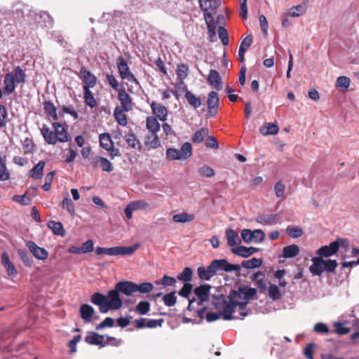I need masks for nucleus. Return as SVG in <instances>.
<instances>
[{
	"mask_svg": "<svg viewBox=\"0 0 359 359\" xmlns=\"http://www.w3.org/2000/svg\"><path fill=\"white\" fill-rule=\"evenodd\" d=\"M252 280L255 283L256 285L262 290L267 287L266 280L264 274L261 271H257L253 274Z\"/></svg>",
	"mask_w": 359,
	"mask_h": 359,
	"instance_id": "obj_38",
	"label": "nucleus"
},
{
	"mask_svg": "<svg viewBox=\"0 0 359 359\" xmlns=\"http://www.w3.org/2000/svg\"><path fill=\"white\" fill-rule=\"evenodd\" d=\"M209 132L207 128H201L200 130H197L193 137L192 141L194 143H201L205 137L208 136Z\"/></svg>",
	"mask_w": 359,
	"mask_h": 359,
	"instance_id": "obj_46",
	"label": "nucleus"
},
{
	"mask_svg": "<svg viewBox=\"0 0 359 359\" xmlns=\"http://www.w3.org/2000/svg\"><path fill=\"white\" fill-rule=\"evenodd\" d=\"M116 65L120 77L123 80L126 79L136 84L139 83L135 75L130 71L129 66L123 57L120 56L117 58Z\"/></svg>",
	"mask_w": 359,
	"mask_h": 359,
	"instance_id": "obj_8",
	"label": "nucleus"
},
{
	"mask_svg": "<svg viewBox=\"0 0 359 359\" xmlns=\"http://www.w3.org/2000/svg\"><path fill=\"white\" fill-rule=\"evenodd\" d=\"M240 291L243 293V299L247 301L252 299L257 294V290L252 287H240Z\"/></svg>",
	"mask_w": 359,
	"mask_h": 359,
	"instance_id": "obj_54",
	"label": "nucleus"
},
{
	"mask_svg": "<svg viewBox=\"0 0 359 359\" xmlns=\"http://www.w3.org/2000/svg\"><path fill=\"white\" fill-rule=\"evenodd\" d=\"M279 131V127L276 123H267L259 128V132L263 135H276Z\"/></svg>",
	"mask_w": 359,
	"mask_h": 359,
	"instance_id": "obj_30",
	"label": "nucleus"
},
{
	"mask_svg": "<svg viewBox=\"0 0 359 359\" xmlns=\"http://www.w3.org/2000/svg\"><path fill=\"white\" fill-rule=\"evenodd\" d=\"M26 246L36 259L45 261L48 259L49 255L48 250L38 246L34 241H27L26 243Z\"/></svg>",
	"mask_w": 359,
	"mask_h": 359,
	"instance_id": "obj_10",
	"label": "nucleus"
},
{
	"mask_svg": "<svg viewBox=\"0 0 359 359\" xmlns=\"http://www.w3.org/2000/svg\"><path fill=\"white\" fill-rule=\"evenodd\" d=\"M286 233L293 238H299L304 233L302 229L297 226H288L286 229Z\"/></svg>",
	"mask_w": 359,
	"mask_h": 359,
	"instance_id": "obj_48",
	"label": "nucleus"
},
{
	"mask_svg": "<svg viewBox=\"0 0 359 359\" xmlns=\"http://www.w3.org/2000/svg\"><path fill=\"white\" fill-rule=\"evenodd\" d=\"M274 191L277 198H283L285 192V185L282 181H278L274 186Z\"/></svg>",
	"mask_w": 359,
	"mask_h": 359,
	"instance_id": "obj_59",
	"label": "nucleus"
},
{
	"mask_svg": "<svg viewBox=\"0 0 359 359\" xmlns=\"http://www.w3.org/2000/svg\"><path fill=\"white\" fill-rule=\"evenodd\" d=\"M226 300L224 295L213 297L212 304L216 309H222V318L225 320L238 319L237 316H233L235 312L236 304L241 302L243 293L240 291V287L236 290H231Z\"/></svg>",
	"mask_w": 359,
	"mask_h": 359,
	"instance_id": "obj_1",
	"label": "nucleus"
},
{
	"mask_svg": "<svg viewBox=\"0 0 359 359\" xmlns=\"http://www.w3.org/2000/svg\"><path fill=\"white\" fill-rule=\"evenodd\" d=\"M192 289L193 285L189 283H186L179 291L178 294L182 297L188 298L192 291Z\"/></svg>",
	"mask_w": 359,
	"mask_h": 359,
	"instance_id": "obj_63",
	"label": "nucleus"
},
{
	"mask_svg": "<svg viewBox=\"0 0 359 359\" xmlns=\"http://www.w3.org/2000/svg\"><path fill=\"white\" fill-rule=\"evenodd\" d=\"M207 80L208 83L216 90L222 89V78L217 70L210 69Z\"/></svg>",
	"mask_w": 359,
	"mask_h": 359,
	"instance_id": "obj_24",
	"label": "nucleus"
},
{
	"mask_svg": "<svg viewBox=\"0 0 359 359\" xmlns=\"http://www.w3.org/2000/svg\"><path fill=\"white\" fill-rule=\"evenodd\" d=\"M262 264V259L253 257L250 260L243 261L241 266L248 269L259 267Z\"/></svg>",
	"mask_w": 359,
	"mask_h": 359,
	"instance_id": "obj_45",
	"label": "nucleus"
},
{
	"mask_svg": "<svg viewBox=\"0 0 359 359\" xmlns=\"http://www.w3.org/2000/svg\"><path fill=\"white\" fill-rule=\"evenodd\" d=\"M306 1L307 0H305L303 1L302 4L289 9V11H287L288 15L290 17L296 18L303 15L306 12L305 6L306 4Z\"/></svg>",
	"mask_w": 359,
	"mask_h": 359,
	"instance_id": "obj_40",
	"label": "nucleus"
},
{
	"mask_svg": "<svg viewBox=\"0 0 359 359\" xmlns=\"http://www.w3.org/2000/svg\"><path fill=\"white\" fill-rule=\"evenodd\" d=\"M53 130L46 124H43L40 129L41 133L46 143L55 145L57 142H67L69 139L67 126L60 122H53Z\"/></svg>",
	"mask_w": 359,
	"mask_h": 359,
	"instance_id": "obj_2",
	"label": "nucleus"
},
{
	"mask_svg": "<svg viewBox=\"0 0 359 359\" xmlns=\"http://www.w3.org/2000/svg\"><path fill=\"white\" fill-rule=\"evenodd\" d=\"M130 205L131 207H133L135 211L139 210H146L149 207V203L143 199L132 201L130 203Z\"/></svg>",
	"mask_w": 359,
	"mask_h": 359,
	"instance_id": "obj_55",
	"label": "nucleus"
},
{
	"mask_svg": "<svg viewBox=\"0 0 359 359\" xmlns=\"http://www.w3.org/2000/svg\"><path fill=\"white\" fill-rule=\"evenodd\" d=\"M231 251L236 255L241 256L242 257H248L250 255L257 252L259 249L255 247L248 248L243 245H240L233 248Z\"/></svg>",
	"mask_w": 359,
	"mask_h": 359,
	"instance_id": "obj_20",
	"label": "nucleus"
},
{
	"mask_svg": "<svg viewBox=\"0 0 359 359\" xmlns=\"http://www.w3.org/2000/svg\"><path fill=\"white\" fill-rule=\"evenodd\" d=\"M189 67L186 64L178 65L177 69V75L181 80L184 79L188 75Z\"/></svg>",
	"mask_w": 359,
	"mask_h": 359,
	"instance_id": "obj_62",
	"label": "nucleus"
},
{
	"mask_svg": "<svg viewBox=\"0 0 359 359\" xmlns=\"http://www.w3.org/2000/svg\"><path fill=\"white\" fill-rule=\"evenodd\" d=\"M104 335H101L95 332H89L85 337V341L90 345H95L98 346L100 348H103L105 346V344H104Z\"/></svg>",
	"mask_w": 359,
	"mask_h": 359,
	"instance_id": "obj_18",
	"label": "nucleus"
},
{
	"mask_svg": "<svg viewBox=\"0 0 359 359\" xmlns=\"http://www.w3.org/2000/svg\"><path fill=\"white\" fill-rule=\"evenodd\" d=\"M269 297L273 301L278 300L281 297L278 287L275 284H270L268 288Z\"/></svg>",
	"mask_w": 359,
	"mask_h": 359,
	"instance_id": "obj_47",
	"label": "nucleus"
},
{
	"mask_svg": "<svg viewBox=\"0 0 359 359\" xmlns=\"http://www.w3.org/2000/svg\"><path fill=\"white\" fill-rule=\"evenodd\" d=\"M192 155V147L189 142L184 143L181 149L169 148L166 151V158L168 160H186Z\"/></svg>",
	"mask_w": 359,
	"mask_h": 359,
	"instance_id": "obj_6",
	"label": "nucleus"
},
{
	"mask_svg": "<svg viewBox=\"0 0 359 359\" xmlns=\"http://www.w3.org/2000/svg\"><path fill=\"white\" fill-rule=\"evenodd\" d=\"M1 261L4 266L6 270V273L10 277H15L18 274V271L15 266L11 263L9 259L8 255L6 252H4L1 255Z\"/></svg>",
	"mask_w": 359,
	"mask_h": 359,
	"instance_id": "obj_25",
	"label": "nucleus"
},
{
	"mask_svg": "<svg viewBox=\"0 0 359 359\" xmlns=\"http://www.w3.org/2000/svg\"><path fill=\"white\" fill-rule=\"evenodd\" d=\"M154 290V285L152 283L147 282L141 283L140 285L137 284L136 292H139L142 294L149 293Z\"/></svg>",
	"mask_w": 359,
	"mask_h": 359,
	"instance_id": "obj_56",
	"label": "nucleus"
},
{
	"mask_svg": "<svg viewBox=\"0 0 359 359\" xmlns=\"http://www.w3.org/2000/svg\"><path fill=\"white\" fill-rule=\"evenodd\" d=\"M93 165L94 168L101 167L103 171L108 172L114 169L112 163L108 159L100 156H96L93 158Z\"/></svg>",
	"mask_w": 359,
	"mask_h": 359,
	"instance_id": "obj_21",
	"label": "nucleus"
},
{
	"mask_svg": "<svg viewBox=\"0 0 359 359\" xmlns=\"http://www.w3.org/2000/svg\"><path fill=\"white\" fill-rule=\"evenodd\" d=\"M151 108L153 114H154L159 120L165 121L167 119L168 109L165 106L153 102L151 104Z\"/></svg>",
	"mask_w": 359,
	"mask_h": 359,
	"instance_id": "obj_22",
	"label": "nucleus"
},
{
	"mask_svg": "<svg viewBox=\"0 0 359 359\" xmlns=\"http://www.w3.org/2000/svg\"><path fill=\"white\" fill-rule=\"evenodd\" d=\"M337 266V262L334 259H324V271H326L328 273L334 272Z\"/></svg>",
	"mask_w": 359,
	"mask_h": 359,
	"instance_id": "obj_57",
	"label": "nucleus"
},
{
	"mask_svg": "<svg viewBox=\"0 0 359 359\" xmlns=\"http://www.w3.org/2000/svg\"><path fill=\"white\" fill-rule=\"evenodd\" d=\"M299 253V248L295 244L287 245L283 248L282 257L286 259L296 257Z\"/></svg>",
	"mask_w": 359,
	"mask_h": 359,
	"instance_id": "obj_31",
	"label": "nucleus"
},
{
	"mask_svg": "<svg viewBox=\"0 0 359 359\" xmlns=\"http://www.w3.org/2000/svg\"><path fill=\"white\" fill-rule=\"evenodd\" d=\"M219 99L217 93L211 91L208 95L207 106L208 114L210 117H215L218 113Z\"/></svg>",
	"mask_w": 359,
	"mask_h": 359,
	"instance_id": "obj_9",
	"label": "nucleus"
},
{
	"mask_svg": "<svg viewBox=\"0 0 359 359\" xmlns=\"http://www.w3.org/2000/svg\"><path fill=\"white\" fill-rule=\"evenodd\" d=\"M26 74L25 71L20 67L14 68L13 72H8L4 79V92L7 94H12L15 90V83H25Z\"/></svg>",
	"mask_w": 359,
	"mask_h": 359,
	"instance_id": "obj_4",
	"label": "nucleus"
},
{
	"mask_svg": "<svg viewBox=\"0 0 359 359\" xmlns=\"http://www.w3.org/2000/svg\"><path fill=\"white\" fill-rule=\"evenodd\" d=\"M193 271L189 267H185L182 272L179 273L177 276V279L182 281H184L188 283L192 278Z\"/></svg>",
	"mask_w": 359,
	"mask_h": 359,
	"instance_id": "obj_52",
	"label": "nucleus"
},
{
	"mask_svg": "<svg viewBox=\"0 0 359 359\" xmlns=\"http://www.w3.org/2000/svg\"><path fill=\"white\" fill-rule=\"evenodd\" d=\"M184 97L188 103L195 109L200 107L202 104L201 99L199 97H196L189 90L186 91Z\"/></svg>",
	"mask_w": 359,
	"mask_h": 359,
	"instance_id": "obj_37",
	"label": "nucleus"
},
{
	"mask_svg": "<svg viewBox=\"0 0 359 359\" xmlns=\"http://www.w3.org/2000/svg\"><path fill=\"white\" fill-rule=\"evenodd\" d=\"M147 128L152 133L157 134V133L160 130V124L158 122L156 118L154 116H149L147 118L146 121Z\"/></svg>",
	"mask_w": 359,
	"mask_h": 359,
	"instance_id": "obj_39",
	"label": "nucleus"
},
{
	"mask_svg": "<svg viewBox=\"0 0 359 359\" xmlns=\"http://www.w3.org/2000/svg\"><path fill=\"white\" fill-rule=\"evenodd\" d=\"M348 246V241L346 239L337 238L335 241L332 242L329 245H324L320 248L316 254L320 257H329L335 255L340 246Z\"/></svg>",
	"mask_w": 359,
	"mask_h": 359,
	"instance_id": "obj_7",
	"label": "nucleus"
},
{
	"mask_svg": "<svg viewBox=\"0 0 359 359\" xmlns=\"http://www.w3.org/2000/svg\"><path fill=\"white\" fill-rule=\"evenodd\" d=\"M150 303L147 301L140 302L135 307V311L140 315H146L150 311Z\"/></svg>",
	"mask_w": 359,
	"mask_h": 359,
	"instance_id": "obj_49",
	"label": "nucleus"
},
{
	"mask_svg": "<svg viewBox=\"0 0 359 359\" xmlns=\"http://www.w3.org/2000/svg\"><path fill=\"white\" fill-rule=\"evenodd\" d=\"M144 144L151 149H156L161 146V142L157 134L152 133L151 135L146 136Z\"/></svg>",
	"mask_w": 359,
	"mask_h": 359,
	"instance_id": "obj_41",
	"label": "nucleus"
},
{
	"mask_svg": "<svg viewBox=\"0 0 359 359\" xmlns=\"http://www.w3.org/2000/svg\"><path fill=\"white\" fill-rule=\"evenodd\" d=\"M312 264L309 267L311 273L314 276H320L324 271V259L322 257H313Z\"/></svg>",
	"mask_w": 359,
	"mask_h": 359,
	"instance_id": "obj_19",
	"label": "nucleus"
},
{
	"mask_svg": "<svg viewBox=\"0 0 359 359\" xmlns=\"http://www.w3.org/2000/svg\"><path fill=\"white\" fill-rule=\"evenodd\" d=\"M219 37L222 41L224 46L229 45V34L227 30L224 27H219L218 29Z\"/></svg>",
	"mask_w": 359,
	"mask_h": 359,
	"instance_id": "obj_61",
	"label": "nucleus"
},
{
	"mask_svg": "<svg viewBox=\"0 0 359 359\" xmlns=\"http://www.w3.org/2000/svg\"><path fill=\"white\" fill-rule=\"evenodd\" d=\"M257 222L264 225H271L279 222V217L276 214L263 215L257 217Z\"/></svg>",
	"mask_w": 359,
	"mask_h": 359,
	"instance_id": "obj_29",
	"label": "nucleus"
},
{
	"mask_svg": "<svg viewBox=\"0 0 359 359\" xmlns=\"http://www.w3.org/2000/svg\"><path fill=\"white\" fill-rule=\"evenodd\" d=\"M100 144L102 148L107 151L113 149L114 143L109 133H102L100 135Z\"/></svg>",
	"mask_w": 359,
	"mask_h": 359,
	"instance_id": "obj_36",
	"label": "nucleus"
},
{
	"mask_svg": "<svg viewBox=\"0 0 359 359\" xmlns=\"http://www.w3.org/2000/svg\"><path fill=\"white\" fill-rule=\"evenodd\" d=\"M199 174L205 177H211L215 175L214 170L208 165L202 166L198 169Z\"/></svg>",
	"mask_w": 359,
	"mask_h": 359,
	"instance_id": "obj_64",
	"label": "nucleus"
},
{
	"mask_svg": "<svg viewBox=\"0 0 359 359\" xmlns=\"http://www.w3.org/2000/svg\"><path fill=\"white\" fill-rule=\"evenodd\" d=\"M125 110L120 107H116L114 109V116L116 121L121 126H125L128 123L127 116L125 114Z\"/></svg>",
	"mask_w": 359,
	"mask_h": 359,
	"instance_id": "obj_34",
	"label": "nucleus"
},
{
	"mask_svg": "<svg viewBox=\"0 0 359 359\" xmlns=\"http://www.w3.org/2000/svg\"><path fill=\"white\" fill-rule=\"evenodd\" d=\"M8 121L7 108L4 105L0 104V128L6 127Z\"/></svg>",
	"mask_w": 359,
	"mask_h": 359,
	"instance_id": "obj_50",
	"label": "nucleus"
},
{
	"mask_svg": "<svg viewBox=\"0 0 359 359\" xmlns=\"http://www.w3.org/2000/svg\"><path fill=\"white\" fill-rule=\"evenodd\" d=\"M90 302L99 306L101 313H105L108 311L107 306V297L105 295L100 292H95L91 296Z\"/></svg>",
	"mask_w": 359,
	"mask_h": 359,
	"instance_id": "obj_14",
	"label": "nucleus"
},
{
	"mask_svg": "<svg viewBox=\"0 0 359 359\" xmlns=\"http://www.w3.org/2000/svg\"><path fill=\"white\" fill-rule=\"evenodd\" d=\"M350 83L351 80L348 77L346 76H341L337 79L335 86L337 88H348L350 86Z\"/></svg>",
	"mask_w": 359,
	"mask_h": 359,
	"instance_id": "obj_58",
	"label": "nucleus"
},
{
	"mask_svg": "<svg viewBox=\"0 0 359 359\" xmlns=\"http://www.w3.org/2000/svg\"><path fill=\"white\" fill-rule=\"evenodd\" d=\"M6 157H0V181H6L10 178V173L6 165Z\"/></svg>",
	"mask_w": 359,
	"mask_h": 359,
	"instance_id": "obj_43",
	"label": "nucleus"
},
{
	"mask_svg": "<svg viewBox=\"0 0 359 359\" xmlns=\"http://www.w3.org/2000/svg\"><path fill=\"white\" fill-rule=\"evenodd\" d=\"M195 219V216L187 212H182L180 214H176L172 216L173 222L176 223H185L188 222H192Z\"/></svg>",
	"mask_w": 359,
	"mask_h": 359,
	"instance_id": "obj_42",
	"label": "nucleus"
},
{
	"mask_svg": "<svg viewBox=\"0 0 359 359\" xmlns=\"http://www.w3.org/2000/svg\"><path fill=\"white\" fill-rule=\"evenodd\" d=\"M210 288L211 286L210 285L205 284L196 287L194 290L195 295L200 300V302L198 303L199 305H201L203 302H208L209 300Z\"/></svg>",
	"mask_w": 359,
	"mask_h": 359,
	"instance_id": "obj_17",
	"label": "nucleus"
},
{
	"mask_svg": "<svg viewBox=\"0 0 359 359\" xmlns=\"http://www.w3.org/2000/svg\"><path fill=\"white\" fill-rule=\"evenodd\" d=\"M61 206L63 208H66L67 210L69 212V213L72 215V216H74V214H75V208H74V203L72 202V201L69 198V196H67V197H65L62 203H61Z\"/></svg>",
	"mask_w": 359,
	"mask_h": 359,
	"instance_id": "obj_53",
	"label": "nucleus"
},
{
	"mask_svg": "<svg viewBox=\"0 0 359 359\" xmlns=\"http://www.w3.org/2000/svg\"><path fill=\"white\" fill-rule=\"evenodd\" d=\"M119 291L115 287V290H110L107 296V311L109 309H118L122 306V300L119 296Z\"/></svg>",
	"mask_w": 359,
	"mask_h": 359,
	"instance_id": "obj_11",
	"label": "nucleus"
},
{
	"mask_svg": "<svg viewBox=\"0 0 359 359\" xmlns=\"http://www.w3.org/2000/svg\"><path fill=\"white\" fill-rule=\"evenodd\" d=\"M48 227L51 229L55 235L64 237L66 234L63 225L60 222L49 221L47 224Z\"/></svg>",
	"mask_w": 359,
	"mask_h": 359,
	"instance_id": "obj_33",
	"label": "nucleus"
},
{
	"mask_svg": "<svg viewBox=\"0 0 359 359\" xmlns=\"http://www.w3.org/2000/svg\"><path fill=\"white\" fill-rule=\"evenodd\" d=\"M79 312L80 316L84 323H88L92 321L93 316L95 313L93 306L87 304H83L80 306Z\"/></svg>",
	"mask_w": 359,
	"mask_h": 359,
	"instance_id": "obj_23",
	"label": "nucleus"
},
{
	"mask_svg": "<svg viewBox=\"0 0 359 359\" xmlns=\"http://www.w3.org/2000/svg\"><path fill=\"white\" fill-rule=\"evenodd\" d=\"M199 4L201 8L204 11V14L210 13L214 15L218 6L215 0H199Z\"/></svg>",
	"mask_w": 359,
	"mask_h": 359,
	"instance_id": "obj_27",
	"label": "nucleus"
},
{
	"mask_svg": "<svg viewBox=\"0 0 359 359\" xmlns=\"http://www.w3.org/2000/svg\"><path fill=\"white\" fill-rule=\"evenodd\" d=\"M138 244H135L130 247L116 246L109 248L97 247L96 248V253L97 255L105 254L110 256L131 255L138 248Z\"/></svg>",
	"mask_w": 359,
	"mask_h": 359,
	"instance_id": "obj_5",
	"label": "nucleus"
},
{
	"mask_svg": "<svg viewBox=\"0 0 359 359\" xmlns=\"http://www.w3.org/2000/svg\"><path fill=\"white\" fill-rule=\"evenodd\" d=\"M220 270L226 272H239L241 271V266L229 264L225 259H215L207 268L199 266L197 269V273L200 279L209 280L217 273V271Z\"/></svg>",
	"mask_w": 359,
	"mask_h": 359,
	"instance_id": "obj_3",
	"label": "nucleus"
},
{
	"mask_svg": "<svg viewBox=\"0 0 359 359\" xmlns=\"http://www.w3.org/2000/svg\"><path fill=\"white\" fill-rule=\"evenodd\" d=\"M204 19L209 33V40L210 42H214L216 40L217 23L214 21L213 14L210 13H205Z\"/></svg>",
	"mask_w": 359,
	"mask_h": 359,
	"instance_id": "obj_12",
	"label": "nucleus"
},
{
	"mask_svg": "<svg viewBox=\"0 0 359 359\" xmlns=\"http://www.w3.org/2000/svg\"><path fill=\"white\" fill-rule=\"evenodd\" d=\"M126 142H127L128 145L134 149H137L139 151L142 149V145L139 140L137 138L135 133L133 132H130L128 133L125 136Z\"/></svg>",
	"mask_w": 359,
	"mask_h": 359,
	"instance_id": "obj_32",
	"label": "nucleus"
},
{
	"mask_svg": "<svg viewBox=\"0 0 359 359\" xmlns=\"http://www.w3.org/2000/svg\"><path fill=\"white\" fill-rule=\"evenodd\" d=\"M227 243L231 247H234L240 241L238 235L231 229L226 230Z\"/></svg>",
	"mask_w": 359,
	"mask_h": 359,
	"instance_id": "obj_44",
	"label": "nucleus"
},
{
	"mask_svg": "<svg viewBox=\"0 0 359 359\" xmlns=\"http://www.w3.org/2000/svg\"><path fill=\"white\" fill-rule=\"evenodd\" d=\"M43 109L45 113L47 116H50L53 114L55 111H57V109L55 107L54 104L50 100H45L43 103Z\"/></svg>",
	"mask_w": 359,
	"mask_h": 359,
	"instance_id": "obj_60",
	"label": "nucleus"
},
{
	"mask_svg": "<svg viewBox=\"0 0 359 359\" xmlns=\"http://www.w3.org/2000/svg\"><path fill=\"white\" fill-rule=\"evenodd\" d=\"M118 99L121 102V107L126 111H129L133 109V99L132 97L126 92L124 88H121L118 90Z\"/></svg>",
	"mask_w": 359,
	"mask_h": 359,
	"instance_id": "obj_13",
	"label": "nucleus"
},
{
	"mask_svg": "<svg viewBox=\"0 0 359 359\" xmlns=\"http://www.w3.org/2000/svg\"><path fill=\"white\" fill-rule=\"evenodd\" d=\"M163 302L164 304L168 307L174 306L177 302L175 292H171L163 296Z\"/></svg>",
	"mask_w": 359,
	"mask_h": 359,
	"instance_id": "obj_51",
	"label": "nucleus"
},
{
	"mask_svg": "<svg viewBox=\"0 0 359 359\" xmlns=\"http://www.w3.org/2000/svg\"><path fill=\"white\" fill-rule=\"evenodd\" d=\"M81 73L83 74V81L85 83L83 88L87 87L90 89L95 86L97 79L87 69H81Z\"/></svg>",
	"mask_w": 359,
	"mask_h": 359,
	"instance_id": "obj_26",
	"label": "nucleus"
},
{
	"mask_svg": "<svg viewBox=\"0 0 359 359\" xmlns=\"http://www.w3.org/2000/svg\"><path fill=\"white\" fill-rule=\"evenodd\" d=\"M116 288L120 292L129 296L136 292L137 284L130 281L122 280L116 284Z\"/></svg>",
	"mask_w": 359,
	"mask_h": 359,
	"instance_id": "obj_16",
	"label": "nucleus"
},
{
	"mask_svg": "<svg viewBox=\"0 0 359 359\" xmlns=\"http://www.w3.org/2000/svg\"><path fill=\"white\" fill-rule=\"evenodd\" d=\"M83 99L86 105L90 107V108L96 107L97 105V102L95 99L91 90L88 89L87 87L83 88Z\"/></svg>",
	"mask_w": 359,
	"mask_h": 359,
	"instance_id": "obj_35",
	"label": "nucleus"
},
{
	"mask_svg": "<svg viewBox=\"0 0 359 359\" xmlns=\"http://www.w3.org/2000/svg\"><path fill=\"white\" fill-rule=\"evenodd\" d=\"M94 250V243L93 240H88L82 244L81 247L71 246L68 248V252L72 254L89 253Z\"/></svg>",
	"mask_w": 359,
	"mask_h": 359,
	"instance_id": "obj_15",
	"label": "nucleus"
},
{
	"mask_svg": "<svg viewBox=\"0 0 359 359\" xmlns=\"http://www.w3.org/2000/svg\"><path fill=\"white\" fill-rule=\"evenodd\" d=\"M46 163L43 161H39L29 172V176L34 180H39L43 175V170Z\"/></svg>",
	"mask_w": 359,
	"mask_h": 359,
	"instance_id": "obj_28",
	"label": "nucleus"
}]
</instances>
